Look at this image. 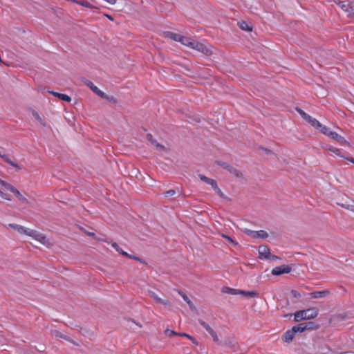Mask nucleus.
<instances>
[{
    "label": "nucleus",
    "mask_w": 354,
    "mask_h": 354,
    "mask_svg": "<svg viewBox=\"0 0 354 354\" xmlns=\"http://www.w3.org/2000/svg\"><path fill=\"white\" fill-rule=\"evenodd\" d=\"M304 320H307L306 310H297L294 313V322H300Z\"/></svg>",
    "instance_id": "13"
},
{
    "label": "nucleus",
    "mask_w": 354,
    "mask_h": 354,
    "mask_svg": "<svg viewBox=\"0 0 354 354\" xmlns=\"http://www.w3.org/2000/svg\"><path fill=\"white\" fill-rule=\"evenodd\" d=\"M259 149L263 150V151H265V153H267V154L272 153V151L270 149H268V148L260 147Z\"/></svg>",
    "instance_id": "52"
},
{
    "label": "nucleus",
    "mask_w": 354,
    "mask_h": 354,
    "mask_svg": "<svg viewBox=\"0 0 354 354\" xmlns=\"http://www.w3.org/2000/svg\"><path fill=\"white\" fill-rule=\"evenodd\" d=\"M295 109L297 112L301 115V118L304 117L306 115V113L301 109L297 107Z\"/></svg>",
    "instance_id": "47"
},
{
    "label": "nucleus",
    "mask_w": 354,
    "mask_h": 354,
    "mask_svg": "<svg viewBox=\"0 0 354 354\" xmlns=\"http://www.w3.org/2000/svg\"><path fill=\"white\" fill-rule=\"evenodd\" d=\"M103 15L106 17L107 19H109L110 21H113L114 20V18L113 16L107 14V13H103Z\"/></svg>",
    "instance_id": "53"
},
{
    "label": "nucleus",
    "mask_w": 354,
    "mask_h": 354,
    "mask_svg": "<svg viewBox=\"0 0 354 354\" xmlns=\"http://www.w3.org/2000/svg\"><path fill=\"white\" fill-rule=\"evenodd\" d=\"M48 92L53 96L57 97L61 101L67 102H70L71 101V97L65 93H61L54 91H48Z\"/></svg>",
    "instance_id": "12"
},
{
    "label": "nucleus",
    "mask_w": 354,
    "mask_h": 354,
    "mask_svg": "<svg viewBox=\"0 0 354 354\" xmlns=\"http://www.w3.org/2000/svg\"><path fill=\"white\" fill-rule=\"evenodd\" d=\"M346 160L354 164V158L348 156V158H346Z\"/></svg>",
    "instance_id": "58"
},
{
    "label": "nucleus",
    "mask_w": 354,
    "mask_h": 354,
    "mask_svg": "<svg viewBox=\"0 0 354 354\" xmlns=\"http://www.w3.org/2000/svg\"><path fill=\"white\" fill-rule=\"evenodd\" d=\"M244 233L253 239H266L268 234L265 230L254 231L249 229H245Z\"/></svg>",
    "instance_id": "4"
},
{
    "label": "nucleus",
    "mask_w": 354,
    "mask_h": 354,
    "mask_svg": "<svg viewBox=\"0 0 354 354\" xmlns=\"http://www.w3.org/2000/svg\"><path fill=\"white\" fill-rule=\"evenodd\" d=\"M120 254H122L124 257H128L129 259H131V254H128L127 252L124 251L120 252Z\"/></svg>",
    "instance_id": "54"
},
{
    "label": "nucleus",
    "mask_w": 354,
    "mask_h": 354,
    "mask_svg": "<svg viewBox=\"0 0 354 354\" xmlns=\"http://www.w3.org/2000/svg\"><path fill=\"white\" fill-rule=\"evenodd\" d=\"M306 319H313L317 317L319 314V309L317 308L313 307L306 309Z\"/></svg>",
    "instance_id": "17"
},
{
    "label": "nucleus",
    "mask_w": 354,
    "mask_h": 354,
    "mask_svg": "<svg viewBox=\"0 0 354 354\" xmlns=\"http://www.w3.org/2000/svg\"><path fill=\"white\" fill-rule=\"evenodd\" d=\"M102 99H104V100H106L107 101H109V102L112 103V104H117L118 103V100L112 95H108L107 94L105 93V96L104 97H102Z\"/></svg>",
    "instance_id": "39"
},
{
    "label": "nucleus",
    "mask_w": 354,
    "mask_h": 354,
    "mask_svg": "<svg viewBox=\"0 0 354 354\" xmlns=\"http://www.w3.org/2000/svg\"><path fill=\"white\" fill-rule=\"evenodd\" d=\"M88 235L95 239V234L93 232H88Z\"/></svg>",
    "instance_id": "60"
},
{
    "label": "nucleus",
    "mask_w": 354,
    "mask_h": 354,
    "mask_svg": "<svg viewBox=\"0 0 354 354\" xmlns=\"http://www.w3.org/2000/svg\"><path fill=\"white\" fill-rule=\"evenodd\" d=\"M0 185H1L2 187H3L6 189L7 190H9V191H12V189L15 187L13 185H12L11 184H10L9 183L3 180H1L0 178Z\"/></svg>",
    "instance_id": "33"
},
{
    "label": "nucleus",
    "mask_w": 354,
    "mask_h": 354,
    "mask_svg": "<svg viewBox=\"0 0 354 354\" xmlns=\"http://www.w3.org/2000/svg\"><path fill=\"white\" fill-rule=\"evenodd\" d=\"M189 339L192 342V343H194L195 344H198V342L195 337L191 336V339Z\"/></svg>",
    "instance_id": "59"
},
{
    "label": "nucleus",
    "mask_w": 354,
    "mask_h": 354,
    "mask_svg": "<svg viewBox=\"0 0 354 354\" xmlns=\"http://www.w3.org/2000/svg\"><path fill=\"white\" fill-rule=\"evenodd\" d=\"M179 42H180L183 45L192 48L193 46L194 45L195 40L190 37L181 35Z\"/></svg>",
    "instance_id": "18"
},
{
    "label": "nucleus",
    "mask_w": 354,
    "mask_h": 354,
    "mask_svg": "<svg viewBox=\"0 0 354 354\" xmlns=\"http://www.w3.org/2000/svg\"><path fill=\"white\" fill-rule=\"evenodd\" d=\"M292 328L294 330L295 335L297 333H301L306 331L304 322L301 323V324H297V325L292 326Z\"/></svg>",
    "instance_id": "31"
},
{
    "label": "nucleus",
    "mask_w": 354,
    "mask_h": 354,
    "mask_svg": "<svg viewBox=\"0 0 354 354\" xmlns=\"http://www.w3.org/2000/svg\"><path fill=\"white\" fill-rule=\"evenodd\" d=\"M312 127L315 128L317 130L318 128L322 127V123H320L317 119L312 118L310 122H309Z\"/></svg>",
    "instance_id": "37"
},
{
    "label": "nucleus",
    "mask_w": 354,
    "mask_h": 354,
    "mask_svg": "<svg viewBox=\"0 0 354 354\" xmlns=\"http://www.w3.org/2000/svg\"><path fill=\"white\" fill-rule=\"evenodd\" d=\"M330 294V292L328 290H324L321 291H314L309 294L311 298L318 299L323 298L328 296Z\"/></svg>",
    "instance_id": "14"
},
{
    "label": "nucleus",
    "mask_w": 354,
    "mask_h": 354,
    "mask_svg": "<svg viewBox=\"0 0 354 354\" xmlns=\"http://www.w3.org/2000/svg\"><path fill=\"white\" fill-rule=\"evenodd\" d=\"M1 158L8 163L9 165H12L16 169L17 171H19L22 169V167L16 162L12 161L8 154H3V156H1Z\"/></svg>",
    "instance_id": "16"
},
{
    "label": "nucleus",
    "mask_w": 354,
    "mask_h": 354,
    "mask_svg": "<svg viewBox=\"0 0 354 354\" xmlns=\"http://www.w3.org/2000/svg\"><path fill=\"white\" fill-rule=\"evenodd\" d=\"M328 150L333 153H334L335 154H336L337 156L341 157V158H343L344 159H346V158H348V156H344L341 150L339 149H337V148H335V147H330V148H328Z\"/></svg>",
    "instance_id": "32"
},
{
    "label": "nucleus",
    "mask_w": 354,
    "mask_h": 354,
    "mask_svg": "<svg viewBox=\"0 0 354 354\" xmlns=\"http://www.w3.org/2000/svg\"><path fill=\"white\" fill-rule=\"evenodd\" d=\"M157 148H159V149H165V146L161 145L160 143L156 141V142L155 143L154 145Z\"/></svg>",
    "instance_id": "55"
},
{
    "label": "nucleus",
    "mask_w": 354,
    "mask_h": 354,
    "mask_svg": "<svg viewBox=\"0 0 354 354\" xmlns=\"http://www.w3.org/2000/svg\"><path fill=\"white\" fill-rule=\"evenodd\" d=\"M337 318L340 319L341 320H344L347 319V315L346 313H339L337 315Z\"/></svg>",
    "instance_id": "49"
},
{
    "label": "nucleus",
    "mask_w": 354,
    "mask_h": 354,
    "mask_svg": "<svg viewBox=\"0 0 354 354\" xmlns=\"http://www.w3.org/2000/svg\"><path fill=\"white\" fill-rule=\"evenodd\" d=\"M68 1H71L75 4L86 7L87 8L97 9V10L99 9L98 7L91 4V3H89L88 1H87L86 0H68Z\"/></svg>",
    "instance_id": "15"
},
{
    "label": "nucleus",
    "mask_w": 354,
    "mask_h": 354,
    "mask_svg": "<svg viewBox=\"0 0 354 354\" xmlns=\"http://www.w3.org/2000/svg\"><path fill=\"white\" fill-rule=\"evenodd\" d=\"M230 173L234 175L236 178H242L243 176L240 170L234 168V167H232Z\"/></svg>",
    "instance_id": "38"
},
{
    "label": "nucleus",
    "mask_w": 354,
    "mask_h": 354,
    "mask_svg": "<svg viewBox=\"0 0 354 354\" xmlns=\"http://www.w3.org/2000/svg\"><path fill=\"white\" fill-rule=\"evenodd\" d=\"M0 196L3 199L8 200V201H11L12 200L10 196L8 194L4 193V192H3L1 190H0Z\"/></svg>",
    "instance_id": "44"
},
{
    "label": "nucleus",
    "mask_w": 354,
    "mask_h": 354,
    "mask_svg": "<svg viewBox=\"0 0 354 354\" xmlns=\"http://www.w3.org/2000/svg\"><path fill=\"white\" fill-rule=\"evenodd\" d=\"M149 296L153 298L156 301V303L158 304H163V305H167L168 304L169 301H164L163 299H162L161 298H160L157 294L156 292H154L153 291H149Z\"/></svg>",
    "instance_id": "23"
},
{
    "label": "nucleus",
    "mask_w": 354,
    "mask_h": 354,
    "mask_svg": "<svg viewBox=\"0 0 354 354\" xmlns=\"http://www.w3.org/2000/svg\"><path fill=\"white\" fill-rule=\"evenodd\" d=\"M279 257L274 255V254H271V253L270 254V257H269V259H272V260H277V259H279Z\"/></svg>",
    "instance_id": "56"
},
{
    "label": "nucleus",
    "mask_w": 354,
    "mask_h": 354,
    "mask_svg": "<svg viewBox=\"0 0 354 354\" xmlns=\"http://www.w3.org/2000/svg\"><path fill=\"white\" fill-rule=\"evenodd\" d=\"M83 82L95 94L100 97H104L105 93L101 91L97 86H96L91 81L84 78Z\"/></svg>",
    "instance_id": "6"
},
{
    "label": "nucleus",
    "mask_w": 354,
    "mask_h": 354,
    "mask_svg": "<svg viewBox=\"0 0 354 354\" xmlns=\"http://www.w3.org/2000/svg\"><path fill=\"white\" fill-rule=\"evenodd\" d=\"M329 138L335 140L341 145L350 146V143L344 137L341 136L335 131H332V133H330Z\"/></svg>",
    "instance_id": "10"
},
{
    "label": "nucleus",
    "mask_w": 354,
    "mask_h": 354,
    "mask_svg": "<svg viewBox=\"0 0 354 354\" xmlns=\"http://www.w3.org/2000/svg\"><path fill=\"white\" fill-rule=\"evenodd\" d=\"M214 163L216 165L220 166L223 169H225L228 172H230L233 167V166H232L231 165L228 164L226 162L222 161V160H215Z\"/></svg>",
    "instance_id": "24"
},
{
    "label": "nucleus",
    "mask_w": 354,
    "mask_h": 354,
    "mask_svg": "<svg viewBox=\"0 0 354 354\" xmlns=\"http://www.w3.org/2000/svg\"><path fill=\"white\" fill-rule=\"evenodd\" d=\"M11 192H12L15 194V197L21 203H22L24 204H28V199L26 197H24L16 187H14L12 189Z\"/></svg>",
    "instance_id": "21"
},
{
    "label": "nucleus",
    "mask_w": 354,
    "mask_h": 354,
    "mask_svg": "<svg viewBox=\"0 0 354 354\" xmlns=\"http://www.w3.org/2000/svg\"><path fill=\"white\" fill-rule=\"evenodd\" d=\"M198 323L209 333L214 342H216L218 345H223L222 341L219 340L216 333L210 327L208 324L202 319H198Z\"/></svg>",
    "instance_id": "2"
},
{
    "label": "nucleus",
    "mask_w": 354,
    "mask_h": 354,
    "mask_svg": "<svg viewBox=\"0 0 354 354\" xmlns=\"http://www.w3.org/2000/svg\"><path fill=\"white\" fill-rule=\"evenodd\" d=\"M165 335H167L168 337H172L174 335H177L178 333L175 332L173 330H170V329L167 328L165 330Z\"/></svg>",
    "instance_id": "41"
},
{
    "label": "nucleus",
    "mask_w": 354,
    "mask_h": 354,
    "mask_svg": "<svg viewBox=\"0 0 354 354\" xmlns=\"http://www.w3.org/2000/svg\"><path fill=\"white\" fill-rule=\"evenodd\" d=\"M239 27L245 31H252V26L250 25L247 21H241L238 23Z\"/></svg>",
    "instance_id": "26"
},
{
    "label": "nucleus",
    "mask_w": 354,
    "mask_h": 354,
    "mask_svg": "<svg viewBox=\"0 0 354 354\" xmlns=\"http://www.w3.org/2000/svg\"><path fill=\"white\" fill-rule=\"evenodd\" d=\"M32 115L35 118V119L36 120H37L42 127H45L46 126V121L39 116V113L36 111L33 110L32 111Z\"/></svg>",
    "instance_id": "29"
},
{
    "label": "nucleus",
    "mask_w": 354,
    "mask_h": 354,
    "mask_svg": "<svg viewBox=\"0 0 354 354\" xmlns=\"http://www.w3.org/2000/svg\"><path fill=\"white\" fill-rule=\"evenodd\" d=\"M290 293L295 299H300L301 297V294L295 289L291 290Z\"/></svg>",
    "instance_id": "40"
},
{
    "label": "nucleus",
    "mask_w": 354,
    "mask_h": 354,
    "mask_svg": "<svg viewBox=\"0 0 354 354\" xmlns=\"http://www.w3.org/2000/svg\"><path fill=\"white\" fill-rule=\"evenodd\" d=\"M9 226L11 228L18 231L20 234H26V235H28L29 230H31L30 229L26 228L22 225H19L15 224V223L9 224Z\"/></svg>",
    "instance_id": "19"
},
{
    "label": "nucleus",
    "mask_w": 354,
    "mask_h": 354,
    "mask_svg": "<svg viewBox=\"0 0 354 354\" xmlns=\"http://www.w3.org/2000/svg\"><path fill=\"white\" fill-rule=\"evenodd\" d=\"M342 206L343 207H344V208H346V209H350V210H351L352 212H354V205H351V208H349V205L346 206V205H342Z\"/></svg>",
    "instance_id": "57"
},
{
    "label": "nucleus",
    "mask_w": 354,
    "mask_h": 354,
    "mask_svg": "<svg viewBox=\"0 0 354 354\" xmlns=\"http://www.w3.org/2000/svg\"><path fill=\"white\" fill-rule=\"evenodd\" d=\"M176 194V191L174 189H169L164 192V195L165 197L172 196Z\"/></svg>",
    "instance_id": "43"
},
{
    "label": "nucleus",
    "mask_w": 354,
    "mask_h": 354,
    "mask_svg": "<svg viewBox=\"0 0 354 354\" xmlns=\"http://www.w3.org/2000/svg\"><path fill=\"white\" fill-rule=\"evenodd\" d=\"M347 6L348 8L350 10V12L354 10V2L347 1Z\"/></svg>",
    "instance_id": "48"
},
{
    "label": "nucleus",
    "mask_w": 354,
    "mask_h": 354,
    "mask_svg": "<svg viewBox=\"0 0 354 354\" xmlns=\"http://www.w3.org/2000/svg\"><path fill=\"white\" fill-rule=\"evenodd\" d=\"M192 48L203 53L206 56H210L212 54V50L211 48V46L208 47L205 44L197 41H195L194 45L193 46Z\"/></svg>",
    "instance_id": "5"
},
{
    "label": "nucleus",
    "mask_w": 354,
    "mask_h": 354,
    "mask_svg": "<svg viewBox=\"0 0 354 354\" xmlns=\"http://www.w3.org/2000/svg\"><path fill=\"white\" fill-rule=\"evenodd\" d=\"M164 36L166 38H169L174 41H179L181 35L171 31H165L164 32Z\"/></svg>",
    "instance_id": "22"
},
{
    "label": "nucleus",
    "mask_w": 354,
    "mask_h": 354,
    "mask_svg": "<svg viewBox=\"0 0 354 354\" xmlns=\"http://www.w3.org/2000/svg\"><path fill=\"white\" fill-rule=\"evenodd\" d=\"M302 118L309 123L313 118L310 115H309L308 113H306V115L304 117H303Z\"/></svg>",
    "instance_id": "51"
},
{
    "label": "nucleus",
    "mask_w": 354,
    "mask_h": 354,
    "mask_svg": "<svg viewBox=\"0 0 354 354\" xmlns=\"http://www.w3.org/2000/svg\"><path fill=\"white\" fill-rule=\"evenodd\" d=\"M306 330H316L320 328L319 324L315 322H304Z\"/></svg>",
    "instance_id": "20"
},
{
    "label": "nucleus",
    "mask_w": 354,
    "mask_h": 354,
    "mask_svg": "<svg viewBox=\"0 0 354 354\" xmlns=\"http://www.w3.org/2000/svg\"><path fill=\"white\" fill-rule=\"evenodd\" d=\"M198 177L203 182H204L208 185H210V187H212L213 188V189L214 190L216 194L218 196H219L221 198H224V199L227 198V197L226 196H225L223 192L218 187V186L217 185V182L215 180L208 178L203 174H198Z\"/></svg>",
    "instance_id": "1"
},
{
    "label": "nucleus",
    "mask_w": 354,
    "mask_h": 354,
    "mask_svg": "<svg viewBox=\"0 0 354 354\" xmlns=\"http://www.w3.org/2000/svg\"><path fill=\"white\" fill-rule=\"evenodd\" d=\"M147 139L149 142H150L152 145H155L156 142V140H155L153 137V136L151 133L147 134Z\"/></svg>",
    "instance_id": "42"
},
{
    "label": "nucleus",
    "mask_w": 354,
    "mask_h": 354,
    "mask_svg": "<svg viewBox=\"0 0 354 354\" xmlns=\"http://www.w3.org/2000/svg\"><path fill=\"white\" fill-rule=\"evenodd\" d=\"M28 233V236L35 238L37 241H39L43 244H46L48 241L44 234L39 233L36 230H29Z\"/></svg>",
    "instance_id": "9"
},
{
    "label": "nucleus",
    "mask_w": 354,
    "mask_h": 354,
    "mask_svg": "<svg viewBox=\"0 0 354 354\" xmlns=\"http://www.w3.org/2000/svg\"><path fill=\"white\" fill-rule=\"evenodd\" d=\"M222 292L223 293H226V294L236 295H239V290L235 289V288H230L227 286H223L222 288Z\"/></svg>",
    "instance_id": "25"
},
{
    "label": "nucleus",
    "mask_w": 354,
    "mask_h": 354,
    "mask_svg": "<svg viewBox=\"0 0 354 354\" xmlns=\"http://www.w3.org/2000/svg\"><path fill=\"white\" fill-rule=\"evenodd\" d=\"M131 259H134V260L139 261L140 263H146V262L144 259L140 258L139 257L135 256V255H131Z\"/></svg>",
    "instance_id": "46"
},
{
    "label": "nucleus",
    "mask_w": 354,
    "mask_h": 354,
    "mask_svg": "<svg viewBox=\"0 0 354 354\" xmlns=\"http://www.w3.org/2000/svg\"><path fill=\"white\" fill-rule=\"evenodd\" d=\"M239 295L248 297H254L258 296L259 293L257 291H253V290L252 291H249V290L247 291V290H239Z\"/></svg>",
    "instance_id": "27"
},
{
    "label": "nucleus",
    "mask_w": 354,
    "mask_h": 354,
    "mask_svg": "<svg viewBox=\"0 0 354 354\" xmlns=\"http://www.w3.org/2000/svg\"><path fill=\"white\" fill-rule=\"evenodd\" d=\"M259 256L260 259H269L270 250L266 245H260L258 249Z\"/></svg>",
    "instance_id": "8"
},
{
    "label": "nucleus",
    "mask_w": 354,
    "mask_h": 354,
    "mask_svg": "<svg viewBox=\"0 0 354 354\" xmlns=\"http://www.w3.org/2000/svg\"><path fill=\"white\" fill-rule=\"evenodd\" d=\"M221 236H222V237H223L224 239L227 240L230 244H232L234 246L239 245V243L236 241L234 240L231 236H230L227 234H222Z\"/></svg>",
    "instance_id": "35"
},
{
    "label": "nucleus",
    "mask_w": 354,
    "mask_h": 354,
    "mask_svg": "<svg viewBox=\"0 0 354 354\" xmlns=\"http://www.w3.org/2000/svg\"><path fill=\"white\" fill-rule=\"evenodd\" d=\"M222 344L223 346L227 347V348H230L233 352H236L238 349V342L234 337H229L226 339H225L224 342H222Z\"/></svg>",
    "instance_id": "7"
},
{
    "label": "nucleus",
    "mask_w": 354,
    "mask_h": 354,
    "mask_svg": "<svg viewBox=\"0 0 354 354\" xmlns=\"http://www.w3.org/2000/svg\"><path fill=\"white\" fill-rule=\"evenodd\" d=\"M292 315L290 314V315H286L285 317H287L288 316H291Z\"/></svg>",
    "instance_id": "62"
},
{
    "label": "nucleus",
    "mask_w": 354,
    "mask_h": 354,
    "mask_svg": "<svg viewBox=\"0 0 354 354\" xmlns=\"http://www.w3.org/2000/svg\"><path fill=\"white\" fill-rule=\"evenodd\" d=\"M320 133H323L324 135L330 137V133H332V131L330 128L327 127L325 125H323L322 124V127L318 128L317 129Z\"/></svg>",
    "instance_id": "30"
},
{
    "label": "nucleus",
    "mask_w": 354,
    "mask_h": 354,
    "mask_svg": "<svg viewBox=\"0 0 354 354\" xmlns=\"http://www.w3.org/2000/svg\"><path fill=\"white\" fill-rule=\"evenodd\" d=\"M179 295L183 297V300L187 302V304L189 305L190 309H193L194 308V304L192 301L189 299L188 296L183 291L179 290L178 291Z\"/></svg>",
    "instance_id": "28"
},
{
    "label": "nucleus",
    "mask_w": 354,
    "mask_h": 354,
    "mask_svg": "<svg viewBox=\"0 0 354 354\" xmlns=\"http://www.w3.org/2000/svg\"><path fill=\"white\" fill-rule=\"evenodd\" d=\"M295 333L292 328L286 331L282 335V340L286 343L292 342L295 336Z\"/></svg>",
    "instance_id": "11"
},
{
    "label": "nucleus",
    "mask_w": 354,
    "mask_h": 354,
    "mask_svg": "<svg viewBox=\"0 0 354 354\" xmlns=\"http://www.w3.org/2000/svg\"><path fill=\"white\" fill-rule=\"evenodd\" d=\"M333 2H337V0H333Z\"/></svg>",
    "instance_id": "63"
},
{
    "label": "nucleus",
    "mask_w": 354,
    "mask_h": 354,
    "mask_svg": "<svg viewBox=\"0 0 354 354\" xmlns=\"http://www.w3.org/2000/svg\"><path fill=\"white\" fill-rule=\"evenodd\" d=\"M53 335L57 338H62L66 340H68L69 339L66 335H64L60 331L57 330L53 331Z\"/></svg>",
    "instance_id": "36"
},
{
    "label": "nucleus",
    "mask_w": 354,
    "mask_h": 354,
    "mask_svg": "<svg viewBox=\"0 0 354 354\" xmlns=\"http://www.w3.org/2000/svg\"><path fill=\"white\" fill-rule=\"evenodd\" d=\"M291 270L292 267L290 266L283 264L274 268L271 271V274L273 276H280L283 274H288Z\"/></svg>",
    "instance_id": "3"
},
{
    "label": "nucleus",
    "mask_w": 354,
    "mask_h": 354,
    "mask_svg": "<svg viewBox=\"0 0 354 354\" xmlns=\"http://www.w3.org/2000/svg\"><path fill=\"white\" fill-rule=\"evenodd\" d=\"M111 245L119 254H120V252L124 251L115 242L113 243Z\"/></svg>",
    "instance_id": "45"
},
{
    "label": "nucleus",
    "mask_w": 354,
    "mask_h": 354,
    "mask_svg": "<svg viewBox=\"0 0 354 354\" xmlns=\"http://www.w3.org/2000/svg\"><path fill=\"white\" fill-rule=\"evenodd\" d=\"M177 335L180 336V337H185L188 339H191V335L186 333H178Z\"/></svg>",
    "instance_id": "50"
},
{
    "label": "nucleus",
    "mask_w": 354,
    "mask_h": 354,
    "mask_svg": "<svg viewBox=\"0 0 354 354\" xmlns=\"http://www.w3.org/2000/svg\"><path fill=\"white\" fill-rule=\"evenodd\" d=\"M346 1H340L337 0V2H335L336 4H337L343 10H344L346 12H350V10L348 8L347 4H346Z\"/></svg>",
    "instance_id": "34"
},
{
    "label": "nucleus",
    "mask_w": 354,
    "mask_h": 354,
    "mask_svg": "<svg viewBox=\"0 0 354 354\" xmlns=\"http://www.w3.org/2000/svg\"><path fill=\"white\" fill-rule=\"evenodd\" d=\"M194 120L198 123L201 122V119L198 117L194 118Z\"/></svg>",
    "instance_id": "61"
}]
</instances>
